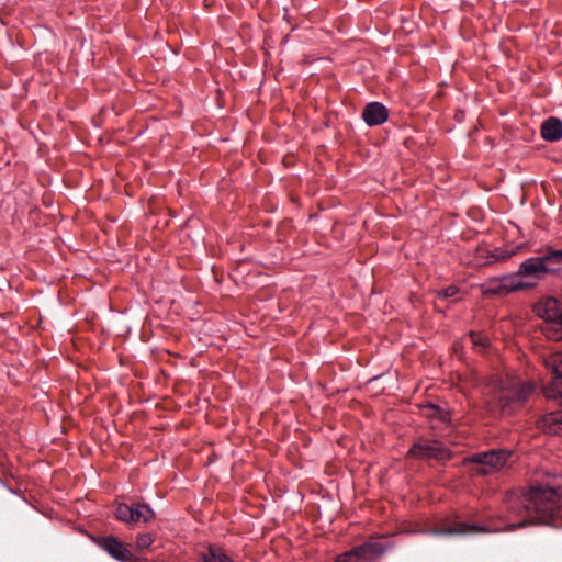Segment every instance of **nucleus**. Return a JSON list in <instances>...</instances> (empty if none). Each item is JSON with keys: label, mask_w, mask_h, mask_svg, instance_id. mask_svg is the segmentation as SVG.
Instances as JSON below:
<instances>
[{"label": "nucleus", "mask_w": 562, "mask_h": 562, "mask_svg": "<svg viewBox=\"0 0 562 562\" xmlns=\"http://www.w3.org/2000/svg\"><path fill=\"white\" fill-rule=\"evenodd\" d=\"M544 366L552 371L553 379L543 392L548 398L562 401V352H553L544 358Z\"/></svg>", "instance_id": "nucleus-7"}, {"label": "nucleus", "mask_w": 562, "mask_h": 562, "mask_svg": "<svg viewBox=\"0 0 562 562\" xmlns=\"http://www.w3.org/2000/svg\"><path fill=\"white\" fill-rule=\"evenodd\" d=\"M435 536H452L464 533L468 529H429ZM480 531H491L492 529H479Z\"/></svg>", "instance_id": "nucleus-22"}, {"label": "nucleus", "mask_w": 562, "mask_h": 562, "mask_svg": "<svg viewBox=\"0 0 562 562\" xmlns=\"http://www.w3.org/2000/svg\"><path fill=\"white\" fill-rule=\"evenodd\" d=\"M470 338L474 348L480 352H483L490 346L488 338L482 333L471 331Z\"/></svg>", "instance_id": "nucleus-18"}, {"label": "nucleus", "mask_w": 562, "mask_h": 562, "mask_svg": "<svg viewBox=\"0 0 562 562\" xmlns=\"http://www.w3.org/2000/svg\"><path fill=\"white\" fill-rule=\"evenodd\" d=\"M512 452L508 450H490L485 452L475 453L471 456L468 460L471 463H477L484 467H488L493 470H497L506 464Z\"/></svg>", "instance_id": "nucleus-9"}, {"label": "nucleus", "mask_w": 562, "mask_h": 562, "mask_svg": "<svg viewBox=\"0 0 562 562\" xmlns=\"http://www.w3.org/2000/svg\"><path fill=\"white\" fill-rule=\"evenodd\" d=\"M481 291L485 296H505L507 295L505 288H503V284L498 277L490 278L485 282L481 284Z\"/></svg>", "instance_id": "nucleus-15"}, {"label": "nucleus", "mask_w": 562, "mask_h": 562, "mask_svg": "<svg viewBox=\"0 0 562 562\" xmlns=\"http://www.w3.org/2000/svg\"><path fill=\"white\" fill-rule=\"evenodd\" d=\"M114 516L124 524H153L155 521L154 510L149 505L140 502L117 504Z\"/></svg>", "instance_id": "nucleus-5"}, {"label": "nucleus", "mask_w": 562, "mask_h": 562, "mask_svg": "<svg viewBox=\"0 0 562 562\" xmlns=\"http://www.w3.org/2000/svg\"><path fill=\"white\" fill-rule=\"evenodd\" d=\"M517 251H518V247L510 248V249L507 247H498L488 252V255L486 256V260L490 263L503 262V261H506L507 259L512 258L513 256H515L517 254Z\"/></svg>", "instance_id": "nucleus-17"}, {"label": "nucleus", "mask_w": 562, "mask_h": 562, "mask_svg": "<svg viewBox=\"0 0 562 562\" xmlns=\"http://www.w3.org/2000/svg\"><path fill=\"white\" fill-rule=\"evenodd\" d=\"M524 519L505 527H562V475H547L543 481L531 483L524 494Z\"/></svg>", "instance_id": "nucleus-1"}, {"label": "nucleus", "mask_w": 562, "mask_h": 562, "mask_svg": "<svg viewBox=\"0 0 562 562\" xmlns=\"http://www.w3.org/2000/svg\"><path fill=\"white\" fill-rule=\"evenodd\" d=\"M541 136L547 142H558L562 138V121L558 117H549L541 125Z\"/></svg>", "instance_id": "nucleus-12"}, {"label": "nucleus", "mask_w": 562, "mask_h": 562, "mask_svg": "<svg viewBox=\"0 0 562 562\" xmlns=\"http://www.w3.org/2000/svg\"><path fill=\"white\" fill-rule=\"evenodd\" d=\"M551 338L559 340L562 338V335H560L559 331L555 330V333L551 336Z\"/></svg>", "instance_id": "nucleus-25"}, {"label": "nucleus", "mask_w": 562, "mask_h": 562, "mask_svg": "<svg viewBox=\"0 0 562 562\" xmlns=\"http://www.w3.org/2000/svg\"><path fill=\"white\" fill-rule=\"evenodd\" d=\"M407 457L424 461L446 462L452 454L449 448L438 439L418 438L407 451Z\"/></svg>", "instance_id": "nucleus-3"}, {"label": "nucleus", "mask_w": 562, "mask_h": 562, "mask_svg": "<svg viewBox=\"0 0 562 562\" xmlns=\"http://www.w3.org/2000/svg\"><path fill=\"white\" fill-rule=\"evenodd\" d=\"M393 548L387 537L371 538L353 549L336 557V562H353V560L374 561Z\"/></svg>", "instance_id": "nucleus-2"}, {"label": "nucleus", "mask_w": 562, "mask_h": 562, "mask_svg": "<svg viewBox=\"0 0 562 562\" xmlns=\"http://www.w3.org/2000/svg\"><path fill=\"white\" fill-rule=\"evenodd\" d=\"M542 255L530 257L524 260L518 267V274L522 281L532 284V289L542 280L547 274H557L561 271L560 267L551 266L546 258L543 250Z\"/></svg>", "instance_id": "nucleus-4"}, {"label": "nucleus", "mask_w": 562, "mask_h": 562, "mask_svg": "<svg viewBox=\"0 0 562 562\" xmlns=\"http://www.w3.org/2000/svg\"><path fill=\"white\" fill-rule=\"evenodd\" d=\"M498 279L502 282L503 288H505L507 295L513 292L532 289V284L522 281L517 271L501 276Z\"/></svg>", "instance_id": "nucleus-13"}, {"label": "nucleus", "mask_w": 562, "mask_h": 562, "mask_svg": "<svg viewBox=\"0 0 562 562\" xmlns=\"http://www.w3.org/2000/svg\"><path fill=\"white\" fill-rule=\"evenodd\" d=\"M429 408L431 409V413L429 414L431 418H437L443 424L450 423L451 414L448 409L441 408L440 406L435 404H430Z\"/></svg>", "instance_id": "nucleus-20"}, {"label": "nucleus", "mask_w": 562, "mask_h": 562, "mask_svg": "<svg viewBox=\"0 0 562 562\" xmlns=\"http://www.w3.org/2000/svg\"><path fill=\"white\" fill-rule=\"evenodd\" d=\"M203 562H233V560L224 553V551L215 546L210 544L202 554Z\"/></svg>", "instance_id": "nucleus-16"}, {"label": "nucleus", "mask_w": 562, "mask_h": 562, "mask_svg": "<svg viewBox=\"0 0 562 562\" xmlns=\"http://www.w3.org/2000/svg\"><path fill=\"white\" fill-rule=\"evenodd\" d=\"M535 387L531 383L514 384L506 390L499 397V405L504 412H512L525 404L532 394Z\"/></svg>", "instance_id": "nucleus-6"}, {"label": "nucleus", "mask_w": 562, "mask_h": 562, "mask_svg": "<svg viewBox=\"0 0 562 562\" xmlns=\"http://www.w3.org/2000/svg\"><path fill=\"white\" fill-rule=\"evenodd\" d=\"M542 250L551 266L560 267L559 265L562 263V249H554L551 246H546Z\"/></svg>", "instance_id": "nucleus-19"}, {"label": "nucleus", "mask_w": 562, "mask_h": 562, "mask_svg": "<svg viewBox=\"0 0 562 562\" xmlns=\"http://www.w3.org/2000/svg\"><path fill=\"white\" fill-rule=\"evenodd\" d=\"M434 527H467V528H470V527H483V526L480 525L479 522H468V521L459 520L458 517H454L453 519L449 518L448 520H446L441 524H437Z\"/></svg>", "instance_id": "nucleus-21"}, {"label": "nucleus", "mask_w": 562, "mask_h": 562, "mask_svg": "<svg viewBox=\"0 0 562 562\" xmlns=\"http://www.w3.org/2000/svg\"><path fill=\"white\" fill-rule=\"evenodd\" d=\"M541 427L547 434L562 436V411L544 415L541 420Z\"/></svg>", "instance_id": "nucleus-14"}, {"label": "nucleus", "mask_w": 562, "mask_h": 562, "mask_svg": "<svg viewBox=\"0 0 562 562\" xmlns=\"http://www.w3.org/2000/svg\"><path fill=\"white\" fill-rule=\"evenodd\" d=\"M362 119L368 126H376L385 123L389 119V110L381 102H370L362 111Z\"/></svg>", "instance_id": "nucleus-10"}, {"label": "nucleus", "mask_w": 562, "mask_h": 562, "mask_svg": "<svg viewBox=\"0 0 562 562\" xmlns=\"http://www.w3.org/2000/svg\"><path fill=\"white\" fill-rule=\"evenodd\" d=\"M458 293H459V288L458 286L449 285V286L442 289L439 292V295H441L445 299H450V297L456 296Z\"/></svg>", "instance_id": "nucleus-24"}, {"label": "nucleus", "mask_w": 562, "mask_h": 562, "mask_svg": "<svg viewBox=\"0 0 562 562\" xmlns=\"http://www.w3.org/2000/svg\"><path fill=\"white\" fill-rule=\"evenodd\" d=\"M536 314L546 322L562 326V302L549 296L535 305Z\"/></svg>", "instance_id": "nucleus-8"}, {"label": "nucleus", "mask_w": 562, "mask_h": 562, "mask_svg": "<svg viewBox=\"0 0 562 562\" xmlns=\"http://www.w3.org/2000/svg\"><path fill=\"white\" fill-rule=\"evenodd\" d=\"M153 540L154 538L150 533H142L138 536L136 543L139 549H146L153 543Z\"/></svg>", "instance_id": "nucleus-23"}, {"label": "nucleus", "mask_w": 562, "mask_h": 562, "mask_svg": "<svg viewBox=\"0 0 562 562\" xmlns=\"http://www.w3.org/2000/svg\"><path fill=\"white\" fill-rule=\"evenodd\" d=\"M100 546L109 555L117 561L128 562L133 558L131 551L114 537L101 538Z\"/></svg>", "instance_id": "nucleus-11"}]
</instances>
